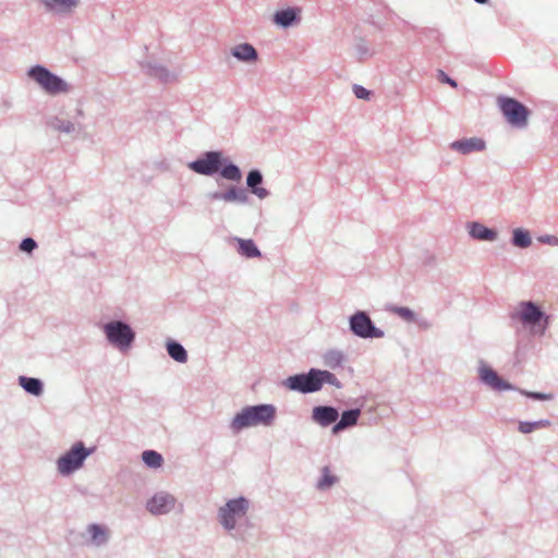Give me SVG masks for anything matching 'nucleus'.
Returning <instances> with one entry per match:
<instances>
[{"label": "nucleus", "instance_id": "nucleus-32", "mask_svg": "<svg viewBox=\"0 0 558 558\" xmlns=\"http://www.w3.org/2000/svg\"><path fill=\"white\" fill-rule=\"evenodd\" d=\"M36 245L37 244L33 239L26 238L22 241L20 248L24 252L31 253L36 247Z\"/></svg>", "mask_w": 558, "mask_h": 558}, {"label": "nucleus", "instance_id": "nucleus-9", "mask_svg": "<svg viewBox=\"0 0 558 558\" xmlns=\"http://www.w3.org/2000/svg\"><path fill=\"white\" fill-rule=\"evenodd\" d=\"M221 165L219 153H207L203 159H198L191 163V168L201 174H213L219 170Z\"/></svg>", "mask_w": 558, "mask_h": 558}, {"label": "nucleus", "instance_id": "nucleus-7", "mask_svg": "<svg viewBox=\"0 0 558 558\" xmlns=\"http://www.w3.org/2000/svg\"><path fill=\"white\" fill-rule=\"evenodd\" d=\"M105 332L109 341L121 348H129L134 340V332L132 329L121 322H113L105 326Z\"/></svg>", "mask_w": 558, "mask_h": 558}, {"label": "nucleus", "instance_id": "nucleus-13", "mask_svg": "<svg viewBox=\"0 0 558 558\" xmlns=\"http://www.w3.org/2000/svg\"><path fill=\"white\" fill-rule=\"evenodd\" d=\"M451 148L461 154H470L472 151L483 150L485 148V142L477 137H471L453 142Z\"/></svg>", "mask_w": 558, "mask_h": 558}, {"label": "nucleus", "instance_id": "nucleus-23", "mask_svg": "<svg viewBox=\"0 0 558 558\" xmlns=\"http://www.w3.org/2000/svg\"><path fill=\"white\" fill-rule=\"evenodd\" d=\"M20 385L29 393L39 396L43 391V385L39 379L29 377H20Z\"/></svg>", "mask_w": 558, "mask_h": 558}, {"label": "nucleus", "instance_id": "nucleus-36", "mask_svg": "<svg viewBox=\"0 0 558 558\" xmlns=\"http://www.w3.org/2000/svg\"><path fill=\"white\" fill-rule=\"evenodd\" d=\"M543 242H547L551 245H558V238L556 236H546V239H542Z\"/></svg>", "mask_w": 558, "mask_h": 558}, {"label": "nucleus", "instance_id": "nucleus-14", "mask_svg": "<svg viewBox=\"0 0 558 558\" xmlns=\"http://www.w3.org/2000/svg\"><path fill=\"white\" fill-rule=\"evenodd\" d=\"M543 317V312L532 302L520 304V319L523 323L535 325Z\"/></svg>", "mask_w": 558, "mask_h": 558}, {"label": "nucleus", "instance_id": "nucleus-6", "mask_svg": "<svg viewBox=\"0 0 558 558\" xmlns=\"http://www.w3.org/2000/svg\"><path fill=\"white\" fill-rule=\"evenodd\" d=\"M89 454L83 442H76L73 447L58 460V470L62 474H70L83 464V461Z\"/></svg>", "mask_w": 558, "mask_h": 558}, {"label": "nucleus", "instance_id": "nucleus-31", "mask_svg": "<svg viewBox=\"0 0 558 558\" xmlns=\"http://www.w3.org/2000/svg\"><path fill=\"white\" fill-rule=\"evenodd\" d=\"M337 478L336 476L330 474V471L328 468L323 469V476L320 481L318 482V487L322 489L329 488L331 485L336 483Z\"/></svg>", "mask_w": 558, "mask_h": 558}, {"label": "nucleus", "instance_id": "nucleus-22", "mask_svg": "<svg viewBox=\"0 0 558 558\" xmlns=\"http://www.w3.org/2000/svg\"><path fill=\"white\" fill-rule=\"evenodd\" d=\"M300 13V9L289 8L287 10H282L276 13L275 22L282 26H289L292 22L295 21L298 14Z\"/></svg>", "mask_w": 558, "mask_h": 558}, {"label": "nucleus", "instance_id": "nucleus-24", "mask_svg": "<svg viewBox=\"0 0 558 558\" xmlns=\"http://www.w3.org/2000/svg\"><path fill=\"white\" fill-rule=\"evenodd\" d=\"M169 355L177 362L184 363L187 360V354L184 348L177 342H169L167 344Z\"/></svg>", "mask_w": 558, "mask_h": 558}, {"label": "nucleus", "instance_id": "nucleus-16", "mask_svg": "<svg viewBox=\"0 0 558 558\" xmlns=\"http://www.w3.org/2000/svg\"><path fill=\"white\" fill-rule=\"evenodd\" d=\"M232 54L241 61H255L257 52L252 45L241 44L232 49Z\"/></svg>", "mask_w": 558, "mask_h": 558}, {"label": "nucleus", "instance_id": "nucleus-15", "mask_svg": "<svg viewBox=\"0 0 558 558\" xmlns=\"http://www.w3.org/2000/svg\"><path fill=\"white\" fill-rule=\"evenodd\" d=\"M361 411L359 409L343 412L340 421L332 427V433L338 434L348 427L354 426L357 423Z\"/></svg>", "mask_w": 558, "mask_h": 558}, {"label": "nucleus", "instance_id": "nucleus-28", "mask_svg": "<svg viewBox=\"0 0 558 558\" xmlns=\"http://www.w3.org/2000/svg\"><path fill=\"white\" fill-rule=\"evenodd\" d=\"M93 541L97 544L104 543L107 539V531L100 525L93 524L88 529Z\"/></svg>", "mask_w": 558, "mask_h": 558}, {"label": "nucleus", "instance_id": "nucleus-5", "mask_svg": "<svg viewBox=\"0 0 558 558\" xmlns=\"http://www.w3.org/2000/svg\"><path fill=\"white\" fill-rule=\"evenodd\" d=\"M248 509V501L243 498L229 500L219 509L220 523L227 530H233L238 519L243 518Z\"/></svg>", "mask_w": 558, "mask_h": 558}, {"label": "nucleus", "instance_id": "nucleus-12", "mask_svg": "<svg viewBox=\"0 0 558 558\" xmlns=\"http://www.w3.org/2000/svg\"><path fill=\"white\" fill-rule=\"evenodd\" d=\"M313 420L320 426H328L339 417L338 411L332 407H316L313 409Z\"/></svg>", "mask_w": 558, "mask_h": 558}, {"label": "nucleus", "instance_id": "nucleus-25", "mask_svg": "<svg viewBox=\"0 0 558 558\" xmlns=\"http://www.w3.org/2000/svg\"><path fill=\"white\" fill-rule=\"evenodd\" d=\"M142 459L147 466L154 469L160 468L163 462L162 456L154 450L144 451L142 454Z\"/></svg>", "mask_w": 558, "mask_h": 558}, {"label": "nucleus", "instance_id": "nucleus-8", "mask_svg": "<svg viewBox=\"0 0 558 558\" xmlns=\"http://www.w3.org/2000/svg\"><path fill=\"white\" fill-rule=\"evenodd\" d=\"M350 325L352 331L362 338H380L384 335L383 331L373 325L369 317L363 312L353 315Z\"/></svg>", "mask_w": 558, "mask_h": 558}, {"label": "nucleus", "instance_id": "nucleus-30", "mask_svg": "<svg viewBox=\"0 0 558 558\" xmlns=\"http://www.w3.org/2000/svg\"><path fill=\"white\" fill-rule=\"evenodd\" d=\"M221 174L223 178L231 180V181H240L241 180V172L236 166L229 165L225 167L221 171Z\"/></svg>", "mask_w": 558, "mask_h": 558}, {"label": "nucleus", "instance_id": "nucleus-4", "mask_svg": "<svg viewBox=\"0 0 558 558\" xmlns=\"http://www.w3.org/2000/svg\"><path fill=\"white\" fill-rule=\"evenodd\" d=\"M28 75L48 94L56 95L68 92V84L44 66L32 68Z\"/></svg>", "mask_w": 558, "mask_h": 558}, {"label": "nucleus", "instance_id": "nucleus-19", "mask_svg": "<svg viewBox=\"0 0 558 558\" xmlns=\"http://www.w3.org/2000/svg\"><path fill=\"white\" fill-rule=\"evenodd\" d=\"M263 177L259 171L252 170L247 175V185L252 189V192L257 195L259 198H264L267 196L268 192L264 187H258L257 185L262 182Z\"/></svg>", "mask_w": 558, "mask_h": 558}, {"label": "nucleus", "instance_id": "nucleus-2", "mask_svg": "<svg viewBox=\"0 0 558 558\" xmlns=\"http://www.w3.org/2000/svg\"><path fill=\"white\" fill-rule=\"evenodd\" d=\"M276 409L270 404L246 407L238 413L231 422V428L238 433L243 428L272 423Z\"/></svg>", "mask_w": 558, "mask_h": 558}, {"label": "nucleus", "instance_id": "nucleus-21", "mask_svg": "<svg viewBox=\"0 0 558 558\" xmlns=\"http://www.w3.org/2000/svg\"><path fill=\"white\" fill-rule=\"evenodd\" d=\"M470 233L473 238L485 241H493L496 239L497 235V233L494 230L488 229L483 225L476 222L471 226Z\"/></svg>", "mask_w": 558, "mask_h": 558}, {"label": "nucleus", "instance_id": "nucleus-1", "mask_svg": "<svg viewBox=\"0 0 558 558\" xmlns=\"http://www.w3.org/2000/svg\"><path fill=\"white\" fill-rule=\"evenodd\" d=\"M330 384L339 387L337 377L328 371L312 368L307 374L290 376L286 380V386L303 393L318 391L324 384Z\"/></svg>", "mask_w": 558, "mask_h": 558}, {"label": "nucleus", "instance_id": "nucleus-17", "mask_svg": "<svg viewBox=\"0 0 558 558\" xmlns=\"http://www.w3.org/2000/svg\"><path fill=\"white\" fill-rule=\"evenodd\" d=\"M214 199H222L225 202H239L245 203L247 201V195L245 191L238 189H230L226 193H215L211 196Z\"/></svg>", "mask_w": 558, "mask_h": 558}, {"label": "nucleus", "instance_id": "nucleus-29", "mask_svg": "<svg viewBox=\"0 0 558 558\" xmlns=\"http://www.w3.org/2000/svg\"><path fill=\"white\" fill-rule=\"evenodd\" d=\"M389 311L407 322H413L415 319L414 313L408 307L391 306Z\"/></svg>", "mask_w": 558, "mask_h": 558}, {"label": "nucleus", "instance_id": "nucleus-34", "mask_svg": "<svg viewBox=\"0 0 558 558\" xmlns=\"http://www.w3.org/2000/svg\"><path fill=\"white\" fill-rule=\"evenodd\" d=\"M527 397L536 399V400H549L553 398L551 395H545L541 392H524Z\"/></svg>", "mask_w": 558, "mask_h": 558}, {"label": "nucleus", "instance_id": "nucleus-3", "mask_svg": "<svg viewBox=\"0 0 558 558\" xmlns=\"http://www.w3.org/2000/svg\"><path fill=\"white\" fill-rule=\"evenodd\" d=\"M497 102L505 119L512 126L524 128L527 124L529 110L524 105L510 97H499Z\"/></svg>", "mask_w": 558, "mask_h": 558}, {"label": "nucleus", "instance_id": "nucleus-27", "mask_svg": "<svg viewBox=\"0 0 558 558\" xmlns=\"http://www.w3.org/2000/svg\"><path fill=\"white\" fill-rule=\"evenodd\" d=\"M513 244L519 247H527L531 244V236L527 231L515 229L513 231Z\"/></svg>", "mask_w": 558, "mask_h": 558}, {"label": "nucleus", "instance_id": "nucleus-33", "mask_svg": "<svg viewBox=\"0 0 558 558\" xmlns=\"http://www.w3.org/2000/svg\"><path fill=\"white\" fill-rule=\"evenodd\" d=\"M354 94L360 99H367L369 96V92L367 89L357 85L354 86Z\"/></svg>", "mask_w": 558, "mask_h": 558}, {"label": "nucleus", "instance_id": "nucleus-18", "mask_svg": "<svg viewBox=\"0 0 558 558\" xmlns=\"http://www.w3.org/2000/svg\"><path fill=\"white\" fill-rule=\"evenodd\" d=\"M80 0H44V4L50 11L59 10L70 12L78 5Z\"/></svg>", "mask_w": 558, "mask_h": 558}, {"label": "nucleus", "instance_id": "nucleus-20", "mask_svg": "<svg viewBox=\"0 0 558 558\" xmlns=\"http://www.w3.org/2000/svg\"><path fill=\"white\" fill-rule=\"evenodd\" d=\"M239 253L247 258L259 257L260 252L252 240L236 238Z\"/></svg>", "mask_w": 558, "mask_h": 558}, {"label": "nucleus", "instance_id": "nucleus-35", "mask_svg": "<svg viewBox=\"0 0 558 558\" xmlns=\"http://www.w3.org/2000/svg\"><path fill=\"white\" fill-rule=\"evenodd\" d=\"M439 80L449 84L452 87H457V82L446 75L444 71H439Z\"/></svg>", "mask_w": 558, "mask_h": 558}, {"label": "nucleus", "instance_id": "nucleus-10", "mask_svg": "<svg viewBox=\"0 0 558 558\" xmlns=\"http://www.w3.org/2000/svg\"><path fill=\"white\" fill-rule=\"evenodd\" d=\"M478 373L482 381H484L494 390L501 391L513 389L512 385L500 378L498 374L487 365L481 366Z\"/></svg>", "mask_w": 558, "mask_h": 558}, {"label": "nucleus", "instance_id": "nucleus-11", "mask_svg": "<svg viewBox=\"0 0 558 558\" xmlns=\"http://www.w3.org/2000/svg\"><path fill=\"white\" fill-rule=\"evenodd\" d=\"M174 507V498L169 494H156L148 502L147 509L154 514H162Z\"/></svg>", "mask_w": 558, "mask_h": 558}, {"label": "nucleus", "instance_id": "nucleus-26", "mask_svg": "<svg viewBox=\"0 0 558 558\" xmlns=\"http://www.w3.org/2000/svg\"><path fill=\"white\" fill-rule=\"evenodd\" d=\"M550 425H551V423L548 420H539L536 422H521L519 424V430L522 434H529L535 429L546 428V427H549Z\"/></svg>", "mask_w": 558, "mask_h": 558}]
</instances>
